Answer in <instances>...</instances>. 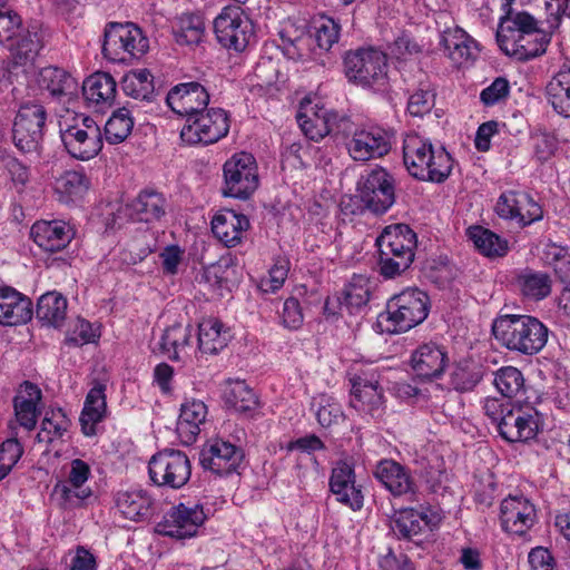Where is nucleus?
I'll use <instances>...</instances> for the list:
<instances>
[{
  "label": "nucleus",
  "instance_id": "nucleus-1",
  "mask_svg": "<svg viewBox=\"0 0 570 570\" xmlns=\"http://www.w3.org/2000/svg\"><path fill=\"white\" fill-rule=\"evenodd\" d=\"M549 328L531 315L505 314L492 323L494 338L509 351L532 356L547 345Z\"/></svg>",
  "mask_w": 570,
  "mask_h": 570
},
{
  "label": "nucleus",
  "instance_id": "nucleus-2",
  "mask_svg": "<svg viewBox=\"0 0 570 570\" xmlns=\"http://www.w3.org/2000/svg\"><path fill=\"white\" fill-rule=\"evenodd\" d=\"M404 165L411 176L419 180L441 184L453 168L451 155L416 134L406 135L403 141Z\"/></svg>",
  "mask_w": 570,
  "mask_h": 570
},
{
  "label": "nucleus",
  "instance_id": "nucleus-3",
  "mask_svg": "<svg viewBox=\"0 0 570 570\" xmlns=\"http://www.w3.org/2000/svg\"><path fill=\"white\" fill-rule=\"evenodd\" d=\"M429 312V295L417 287H407L387 301L385 311L377 316V326L390 334L404 333L423 323Z\"/></svg>",
  "mask_w": 570,
  "mask_h": 570
},
{
  "label": "nucleus",
  "instance_id": "nucleus-4",
  "mask_svg": "<svg viewBox=\"0 0 570 570\" xmlns=\"http://www.w3.org/2000/svg\"><path fill=\"white\" fill-rule=\"evenodd\" d=\"M416 244V234L409 225L386 226L376 238L381 275L393 278L405 272L414 261Z\"/></svg>",
  "mask_w": 570,
  "mask_h": 570
},
{
  "label": "nucleus",
  "instance_id": "nucleus-5",
  "mask_svg": "<svg viewBox=\"0 0 570 570\" xmlns=\"http://www.w3.org/2000/svg\"><path fill=\"white\" fill-rule=\"evenodd\" d=\"M149 49V41L142 30L132 22H108L104 30L101 52L115 63L132 65Z\"/></svg>",
  "mask_w": 570,
  "mask_h": 570
},
{
  "label": "nucleus",
  "instance_id": "nucleus-6",
  "mask_svg": "<svg viewBox=\"0 0 570 570\" xmlns=\"http://www.w3.org/2000/svg\"><path fill=\"white\" fill-rule=\"evenodd\" d=\"M60 138L67 153L79 160H89L102 149V132L94 118L75 114L60 124Z\"/></svg>",
  "mask_w": 570,
  "mask_h": 570
},
{
  "label": "nucleus",
  "instance_id": "nucleus-7",
  "mask_svg": "<svg viewBox=\"0 0 570 570\" xmlns=\"http://www.w3.org/2000/svg\"><path fill=\"white\" fill-rule=\"evenodd\" d=\"M48 112L37 100L20 104L12 125V141L22 154H39L47 129Z\"/></svg>",
  "mask_w": 570,
  "mask_h": 570
},
{
  "label": "nucleus",
  "instance_id": "nucleus-8",
  "mask_svg": "<svg viewBox=\"0 0 570 570\" xmlns=\"http://www.w3.org/2000/svg\"><path fill=\"white\" fill-rule=\"evenodd\" d=\"M344 73L352 83L362 87H382L387 78V57L373 47L346 52Z\"/></svg>",
  "mask_w": 570,
  "mask_h": 570
},
{
  "label": "nucleus",
  "instance_id": "nucleus-9",
  "mask_svg": "<svg viewBox=\"0 0 570 570\" xmlns=\"http://www.w3.org/2000/svg\"><path fill=\"white\" fill-rule=\"evenodd\" d=\"M256 159L248 153L232 156L223 166L224 196L238 199L249 198L258 187Z\"/></svg>",
  "mask_w": 570,
  "mask_h": 570
},
{
  "label": "nucleus",
  "instance_id": "nucleus-10",
  "mask_svg": "<svg viewBox=\"0 0 570 570\" xmlns=\"http://www.w3.org/2000/svg\"><path fill=\"white\" fill-rule=\"evenodd\" d=\"M148 472L154 484L180 489L190 479L191 465L183 451L165 449L150 458Z\"/></svg>",
  "mask_w": 570,
  "mask_h": 570
},
{
  "label": "nucleus",
  "instance_id": "nucleus-11",
  "mask_svg": "<svg viewBox=\"0 0 570 570\" xmlns=\"http://www.w3.org/2000/svg\"><path fill=\"white\" fill-rule=\"evenodd\" d=\"M357 191L366 209L383 215L395 203V179L386 169L376 167L361 177Z\"/></svg>",
  "mask_w": 570,
  "mask_h": 570
},
{
  "label": "nucleus",
  "instance_id": "nucleus-12",
  "mask_svg": "<svg viewBox=\"0 0 570 570\" xmlns=\"http://www.w3.org/2000/svg\"><path fill=\"white\" fill-rule=\"evenodd\" d=\"M218 42L236 52L244 51L254 39V24L240 7H226L214 20Z\"/></svg>",
  "mask_w": 570,
  "mask_h": 570
},
{
  "label": "nucleus",
  "instance_id": "nucleus-13",
  "mask_svg": "<svg viewBox=\"0 0 570 570\" xmlns=\"http://www.w3.org/2000/svg\"><path fill=\"white\" fill-rule=\"evenodd\" d=\"M207 520L202 503L180 502L169 509L164 520L156 525L157 533L178 540L190 539L198 534Z\"/></svg>",
  "mask_w": 570,
  "mask_h": 570
},
{
  "label": "nucleus",
  "instance_id": "nucleus-14",
  "mask_svg": "<svg viewBox=\"0 0 570 570\" xmlns=\"http://www.w3.org/2000/svg\"><path fill=\"white\" fill-rule=\"evenodd\" d=\"M229 118L222 108H210L200 111L193 119L187 120L180 130V138L189 145L217 142L227 136Z\"/></svg>",
  "mask_w": 570,
  "mask_h": 570
},
{
  "label": "nucleus",
  "instance_id": "nucleus-15",
  "mask_svg": "<svg viewBox=\"0 0 570 570\" xmlns=\"http://www.w3.org/2000/svg\"><path fill=\"white\" fill-rule=\"evenodd\" d=\"M440 515L430 509H404L391 522V530L399 539L421 547L424 538L439 524Z\"/></svg>",
  "mask_w": 570,
  "mask_h": 570
},
{
  "label": "nucleus",
  "instance_id": "nucleus-16",
  "mask_svg": "<svg viewBox=\"0 0 570 570\" xmlns=\"http://www.w3.org/2000/svg\"><path fill=\"white\" fill-rule=\"evenodd\" d=\"M509 411L500 417L497 430L508 442H527L535 438L539 430L538 412L533 407L508 406Z\"/></svg>",
  "mask_w": 570,
  "mask_h": 570
},
{
  "label": "nucleus",
  "instance_id": "nucleus-17",
  "mask_svg": "<svg viewBox=\"0 0 570 570\" xmlns=\"http://www.w3.org/2000/svg\"><path fill=\"white\" fill-rule=\"evenodd\" d=\"M166 102L175 114L185 117L187 121L198 112L206 110L209 104V94L197 81L183 82L168 91Z\"/></svg>",
  "mask_w": 570,
  "mask_h": 570
},
{
  "label": "nucleus",
  "instance_id": "nucleus-18",
  "mask_svg": "<svg viewBox=\"0 0 570 570\" xmlns=\"http://www.w3.org/2000/svg\"><path fill=\"white\" fill-rule=\"evenodd\" d=\"M244 460V451L229 441L223 439L215 440L204 450L200 463L204 469L212 471L218 476H227L238 473V469Z\"/></svg>",
  "mask_w": 570,
  "mask_h": 570
},
{
  "label": "nucleus",
  "instance_id": "nucleus-19",
  "mask_svg": "<svg viewBox=\"0 0 570 570\" xmlns=\"http://www.w3.org/2000/svg\"><path fill=\"white\" fill-rule=\"evenodd\" d=\"M500 520L504 531L523 535L534 523V505L523 495H509L501 502Z\"/></svg>",
  "mask_w": 570,
  "mask_h": 570
},
{
  "label": "nucleus",
  "instance_id": "nucleus-20",
  "mask_svg": "<svg viewBox=\"0 0 570 570\" xmlns=\"http://www.w3.org/2000/svg\"><path fill=\"white\" fill-rule=\"evenodd\" d=\"M346 148L355 161H367L385 156L391 145L384 130L368 128L355 129L352 138L346 142Z\"/></svg>",
  "mask_w": 570,
  "mask_h": 570
},
{
  "label": "nucleus",
  "instance_id": "nucleus-21",
  "mask_svg": "<svg viewBox=\"0 0 570 570\" xmlns=\"http://www.w3.org/2000/svg\"><path fill=\"white\" fill-rule=\"evenodd\" d=\"M330 490L342 504L357 511L362 509L364 497L361 485H356L354 465L347 461H338L332 469Z\"/></svg>",
  "mask_w": 570,
  "mask_h": 570
},
{
  "label": "nucleus",
  "instance_id": "nucleus-22",
  "mask_svg": "<svg viewBox=\"0 0 570 570\" xmlns=\"http://www.w3.org/2000/svg\"><path fill=\"white\" fill-rule=\"evenodd\" d=\"M350 382L352 385L351 406L373 419L382 416L384 413L383 390L379 386L377 381L354 375Z\"/></svg>",
  "mask_w": 570,
  "mask_h": 570
},
{
  "label": "nucleus",
  "instance_id": "nucleus-23",
  "mask_svg": "<svg viewBox=\"0 0 570 570\" xmlns=\"http://www.w3.org/2000/svg\"><path fill=\"white\" fill-rule=\"evenodd\" d=\"M449 363L448 353L436 343H424L413 351L411 367L413 373L424 381L439 379Z\"/></svg>",
  "mask_w": 570,
  "mask_h": 570
},
{
  "label": "nucleus",
  "instance_id": "nucleus-24",
  "mask_svg": "<svg viewBox=\"0 0 570 570\" xmlns=\"http://www.w3.org/2000/svg\"><path fill=\"white\" fill-rule=\"evenodd\" d=\"M75 236L73 228L65 220H37L30 229V237L43 250L56 253L66 248Z\"/></svg>",
  "mask_w": 570,
  "mask_h": 570
},
{
  "label": "nucleus",
  "instance_id": "nucleus-25",
  "mask_svg": "<svg viewBox=\"0 0 570 570\" xmlns=\"http://www.w3.org/2000/svg\"><path fill=\"white\" fill-rule=\"evenodd\" d=\"M550 35L542 29L525 33H512L507 40L499 43L501 50L519 61H528L543 55L550 42Z\"/></svg>",
  "mask_w": 570,
  "mask_h": 570
},
{
  "label": "nucleus",
  "instance_id": "nucleus-26",
  "mask_svg": "<svg viewBox=\"0 0 570 570\" xmlns=\"http://www.w3.org/2000/svg\"><path fill=\"white\" fill-rule=\"evenodd\" d=\"M375 478L394 497L414 494L416 483L410 470L392 459L381 460L374 470Z\"/></svg>",
  "mask_w": 570,
  "mask_h": 570
},
{
  "label": "nucleus",
  "instance_id": "nucleus-27",
  "mask_svg": "<svg viewBox=\"0 0 570 570\" xmlns=\"http://www.w3.org/2000/svg\"><path fill=\"white\" fill-rule=\"evenodd\" d=\"M249 228V219L244 214L227 209L212 219V232L226 247L240 244L244 233Z\"/></svg>",
  "mask_w": 570,
  "mask_h": 570
},
{
  "label": "nucleus",
  "instance_id": "nucleus-28",
  "mask_svg": "<svg viewBox=\"0 0 570 570\" xmlns=\"http://www.w3.org/2000/svg\"><path fill=\"white\" fill-rule=\"evenodd\" d=\"M32 317L31 302L9 286H0V324L16 326Z\"/></svg>",
  "mask_w": 570,
  "mask_h": 570
},
{
  "label": "nucleus",
  "instance_id": "nucleus-29",
  "mask_svg": "<svg viewBox=\"0 0 570 570\" xmlns=\"http://www.w3.org/2000/svg\"><path fill=\"white\" fill-rule=\"evenodd\" d=\"M43 46V32L40 27L32 26L21 29L14 39L7 43L11 52L13 63L24 66L35 61Z\"/></svg>",
  "mask_w": 570,
  "mask_h": 570
},
{
  "label": "nucleus",
  "instance_id": "nucleus-30",
  "mask_svg": "<svg viewBox=\"0 0 570 570\" xmlns=\"http://www.w3.org/2000/svg\"><path fill=\"white\" fill-rule=\"evenodd\" d=\"M116 505L126 519L132 521H145L155 512V500L142 489L119 492Z\"/></svg>",
  "mask_w": 570,
  "mask_h": 570
},
{
  "label": "nucleus",
  "instance_id": "nucleus-31",
  "mask_svg": "<svg viewBox=\"0 0 570 570\" xmlns=\"http://www.w3.org/2000/svg\"><path fill=\"white\" fill-rule=\"evenodd\" d=\"M165 196L154 189H144L130 204L131 215L139 222L154 223L160 220L167 212Z\"/></svg>",
  "mask_w": 570,
  "mask_h": 570
},
{
  "label": "nucleus",
  "instance_id": "nucleus-32",
  "mask_svg": "<svg viewBox=\"0 0 570 570\" xmlns=\"http://www.w3.org/2000/svg\"><path fill=\"white\" fill-rule=\"evenodd\" d=\"M330 110L323 108L302 104L297 112V122L304 135L314 141H320L327 135H331V127L328 125Z\"/></svg>",
  "mask_w": 570,
  "mask_h": 570
},
{
  "label": "nucleus",
  "instance_id": "nucleus-33",
  "mask_svg": "<svg viewBox=\"0 0 570 570\" xmlns=\"http://www.w3.org/2000/svg\"><path fill=\"white\" fill-rule=\"evenodd\" d=\"M106 386L97 384L88 392L85 405L80 415L81 431L86 436L96 434V425L102 421L107 404L105 395Z\"/></svg>",
  "mask_w": 570,
  "mask_h": 570
},
{
  "label": "nucleus",
  "instance_id": "nucleus-34",
  "mask_svg": "<svg viewBox=\"0 0 570 570\" xmlns=\"http://www.w3.org/2000/svg\"><path fill=\"white\" fill-rule=\"evenodd\" d=\"M504 10V16L500 19V24L497 31V41L498 43H502L507 40V36H511L512 33H525L531 32L537 29L538 21L533 16L525 11H514L512 8V2L505 1L502 6Z\"/></svg>",
  "mask_w": 570,
  "mask_h": 570
},
{
  "label": "nucleus",
  "instance_id": "nucleus-35",
  "mask_svg": "<svg viewBox=\"0 0 570 570\" xmlns=\"http://www.w3.org/2000/svg\"><path fill=\"white\" fill-rule=\"evenodd\" d=\"M207 406L204 402L193 400L184 403L177 422V431L186 444L196 441L200 424L205 423Z\"/></svg>",
  "mask_w": 570,
  "mask_h": 570
},
{
  "label": "nucleus",
  "instance_id": "nucleus-36",
  "mask_svg": "<svg viewBox=\"0 0 570 570\" xmlns=\"http://www.w3.org/2000/svg\"><path fill=\"white\" fill-rule=\"evenodd\" d=\"M546 95L553 110L570 117V67L561 68L547 83Z\"/></svg>",
  "mask_w": 570,
  "mask_h": 570
},
{
  "label": "nucleus",
  "instance_id": "nucleus-37",
  "mask_svg": "<svg viewBox=\"0 0 570 570\" xmlns=\"http://www.w3.org/2000/svg\"><path fill=\"white\" fill-rule=\"evenodd\" d=\"M117 83L108 72L98 71L90 75L82 83V95L89 104H111L115 99Z\"/></svg>",
  "mask_w": 570,
  "mask_h": 570
},
{
  "label": "nucleus",
  "instance_id": "nucleus-38",
  "mask_svg": "<svg viewBox=\"0 0 570 570\" xmlns=\"http://www.w3.org/2000/svg\"><path fill=\"white\" fill-rule=\"evenodd\" d=\"M39 85L56 99L71 97L78 87L76 79L70 73L55 66H48L40 70Z\"/></svg>",
  "mask_w": 570,
  "mask_h": 570
},
{
  "label": "nucleus",
  "instance_id": "nucleus-39",
  "mask_svg": "<svg viewBox=\"0 0 570 570\" xmlns=\"http://www.w3.org/2000/svg\"><path fill=\"white\" fill-rule=\"evenodd\" d=\"M23 389L27 396L17 395L13 399L14 414L21 426L32 430L37 423V403L41 400V391L30 382H24Z\"/></svg>",
  "mask_w": 570,
  "mask_h": 570
},
{
  "label": "nucleus",
  "instance_id": "nucleus-40",
  "mask_svg": "<svg viewBox=\"0 0 570 570\" xmlns=\"http://www.w3.org/2000/svg\"><path fill=\"white\" fill-rule=\"evenodd\" d=\"M371 292L368 281L363 276H355L344 288L342 297H337L340 311L348 314H358L367 305Z\"/></svg>",
  "mask_w": 570,
  "mask_h": 570
},
{
  "label": "nucleus",
  "instance_id": "nucleus-41",
  "mask_svg": "<svg viewBox=\"0 0 570 570\" xmlns=\"http://www.w3.org/2000/svg\"><path fill=\"white\" fill-rule=\"evenodd\" d=\"M224 400L228 407L238 413L252 415L258 407V399L244 381H229L224 390Z\"/></svg>",
  "mask_w": 570,
  "mask_h": 570
},
{
  "label": "nucleus",
  "instance_id": "nucleus-42",
  "mask_svg": "<svg viewBox=\"0 0 570 570\" xmlns=\"http://www.w3.org/2000/svg\"><path fill=\"white\" fill-rule=\"evenodd\" d=\"M475 248L487 257H502L508 252V242L492 230L479 225L470 226L466 230Z\"/></svg>",
  "mask_w": 570,
  "mask_h": 570
},
{
  "label": "nucleus",
  "instance_id": "nucleus-43",
  "mask_svg": "<svg viewBox=\"0 0 570 570\" xmlns=\"http://www.w3.org/2000/svg\"><path fill=\"white\" fill-rule=\"evenodd\" d=\"M223 323L217 318L204 320L198 326V348L204 354H216L222 351L228 341L223 332Z\"/></svg>",
  "mask_w": 570,
  "mask_h": 570
},
{
  "label": "nucleus",
  "instance_id": "nucleus-44",
  "mask_svg": "<svg viewBox=\"0 0 570 570\" xmlns=\"http://www.w3.org/2000/svg\"><path fill=\"white\" fill-rule=\"evenodd\" d=\"M191 337V327L174 324L164 331L159 342L160 351L166 354L169 360L178 361L180 360V353L184 352L186 347H190Z\"/></svg>",
  "mask_w": 570,
  "mask_h": 570
},
{
  "label": "nucleus",
  "instance_id": "nucleus-45",
  "mask_svg": "<svg viewBox=\"0 0 570 570\" xmlns=\"http://www.w3.org/2000/svg\"><path fill=\"white\" fill-rule=\"evenodd\" d=\"M67 312V299L60 293L48 292L40 296L37 303L36 315L47 325L59 326Z\"/></svg>",
  "mask_w": 570,
  "mask_h": 570
},
{
  "label": "nucleus",
  "instance_id": "nucleus-46",
  "mask_svg": "<svg viewBox=\"0 0 570 570\" xmlns=\"http://www.w3.org/2000/svg\"><path fill=\"white\" fill-rule=\"evenodd\" d=\"M121 88L126 96L136 100L151 101L155 95L153 75L147 69L130 71L124 76Z\"/></svg>",
  "mask_w": 570,
  "mask_h": 570
},
{
  "label": "nucleus",
  "instance_id": "nucleus-47",
  "mask_svg": "<svg viewBox=\"0 0 570 570\" xmlns=\"http://www.w3.org/2000/svg\"><path fill=\"white\" fill-rule=\"evenodd\" d=\"M90 187V178L83 169L65 171L56 179L55 188L61 195L63 202L81 198Z\"/></svg>",
  "mask_w": 570,
  "mask_h": 570
},
{
  "label": "nucleus",
  "instance_id": "nucleus-48",
  "mask_svg": "<svg viewBox=\"0 0 570 570\" xmlns=\"http://www.w3.org/2000/svg\"><path fill=\"white\" fill-rule=\"evenodd\" d=\"M442 43L445 55L455 63L474 59L478 52L474 40L462 30L444 36Z\"/></svg>",
  "mask_w": 570,
  "mask_h": 570
},
{
  "label": "nucleus",
  "instance_id": "nucleus-49",
  "mask_svg": "<svg viewBox=\"0 0 570 570\" xmlns=\"http://www.w3.org/2000/svg\"><path fill=\"white\" fill-rule=\"evenodd\" d=\"M173 30L177 43L197 46L203 41L205 23L199 14L185 13L178 18Z\"/></svg>",
  "mask_w": 570,
  "mask_h": 570
},
{
  "label": "nucleus",
  "instance_id": "nucleus-50",
  "mask_svg": "<svg viewBox=\"0 0 570 570\" xmlns=\"http://www.w3.org/2000/svg\"><path fill=\"white\" fill-rule=\"evenodd\" d=\"M134 120L127 107L112 112L105 125V138L111 145L122 142L131 132Z\"/></svg>",
  "mask_w": 570,
  "mask_h": 570
},
{
  "label": "nucleus",
  "instance_id": "nucleus-51",
  "mask_svg": "<svg viewBox=\"0 0 570 570\" xmlns=\"http://www.w3.org/2000/svg\"><path fill=\"white\" fill-rule=\"evenodd\" d=\"M483 367L473 362H460L451 373V385L459 392L472 391L483 377Z\"/></svg>",
  "mask_w": 570,
  "mask_h": 570
},
{
  "label": "nucleus",
  "instance_id": "nucleus-52",
  "mask_svg": "<svg viewBox=\"0 0 570 570\" xmlns=\"http://www.w3.org/2000/svg\"><path fill=\"white\" fill-rule=\"evenodd\" d=\"M493 384L504 397H515L524 390L522 372L514 366H503L494 373Z\"/></svg>",
  "mask_w": 570,
  "mask_h": 570
},
{
  "label": "nucleus",
  "instance_id": "nucleus-53",
  "mask_svg": "<svg viewBox=\"0 0 570 570\" xmlns=\"http://www.w3.org/2000/svg\"><path fill=\"white\" fill-rule=\"evenodd\" d=\"M70 420L62 409H53L46 412L42 420L41 432L38 433L39 442H51L53 438H61L70 428Z\"/></svg>",
  "mask_w": 570,
  "mask_h": 570
},
{
  "label": "nucleus",
  "instance_id": "nucleus-54",
  "mask_svg": "<svg viewBox=\"0 0 570 570\" xmlns=\"http://www.w3.org/2000/svg\"><path fill=\"white\" fill-rule=\"evenodd\" d=\"M522 294L533 301L547 297L551 292V282L544 273H525L519 277Z\"/></svg>",
  "mask_w": 570,
  "mask_h": 570
},
{
  "label": "nucleus",
  "instance_id": "nucleus-55",
  "mask_svg": "<svg viewBox=\"0 0 570 570\" xmlns=\"http://www.w3.org/2000/svg\"><path fill=\"white\" fill-rule=\"evenodd\" d=\"M21 29L20 16L0 0V43L7 45Z\"/></svg>",
  "mask_w": 570,
  "mask_h": 570
},
{
  "label": "nucleus",
  "instance_id": "nucleus-56",
  "mask_svg": "<svg viewBox=\"0 0 570 570\" xmlns=\"http://www.w3.org/2000/svg\"><path fill=\"white\" fill-rule=\"evenodd\" d=\"M52 495L57 499L61 508L67 509L78 507L85 499L91 495V490L75 489L66 481L58 482L55 485Z\"/></svg>",
  "mask_w": 570,
  "mask_h": 570
},
{
  "label": "nucleus",
  "instance_id": "nucleus-57",
  "mask_svg": "<svg viewBox=\"0 0 570 570\" xmlns=\"http://www.w3.org/2000/svg\"><path fill=\"white\" fill-rule=\"evenodd\" d=\"M518 224L521 227L531 225L543 218L542 207L528 193L521 191L519 195Z\"/></svg>",
  "mask_w": 570,
  "mask_h": 570
},
{
  "label": "nucleus",
  "instance_id": "nucleus-58",
  "mask_svg": "<svg viewBox=\"0 0 570 570\" xmlns=\"http://www.w3.org/2000/svg\"><path fill=\"white\" fill-rule=\"evenodd\" d=\"M510 95V83L507 78L498 77L480 92V101L485 107H492L504 101Z\"/></svg>",
  "mask_w": 570,
  "mask_h": 570
},
{
  "label": "nucleus",
  "instance_id": "nucleus-59",
  "mask_svg": "<svg viewBox=\"0 0 570 570\" xmlns=\"http://www.w3.org/2000/svg\"><path fill=\"white\" fill-rule=\"evenodd\" d=\"M340 24L330 17H323L316 27L315 39L321 49L330 50L340 38Z\"/></svg>",
  "mask_w": 570,
  "mask_h": 570
},
{
  "label": "nucleus",
  "instance_id": "nucleus-60",
  "mask_svg": "<svg viewBox=\"0 0 570 570\" xmlns=\"http://www.w3.org/2000/svg\"><path fill=\"white\" fill-rule=\"evenodd\" d=\"M434 106V94L429 89L420 88L409 98L407 110L411 116L423 117Z\"/></svg>",
  "mask_w": 570,
  "mask_h": 570
},
{
  "label": "nucleus",
  "instance_id": "nucleus-61",
  "mask_svg": "<svg viewBox=\"0 0 570 570\" xmlns=\"http://www.w3.org/2000/svg\"><path fill=\"white\" fill-rule=\"evenodd\" d=\"M390 49L391 53L399 60H407L422 52V46L407 33L399 36Z\"/></svg>",
  "mask_w": 570,
  "mask_h": 570
},
{
  "label": "nucleus",
  "instance_id": "nucleus-62",
  "mask_svg": "<svg viewBox=\"0 0 570 570\" xmlns=\"http://www.w3.org/2000/svg\"><path fill=\"white\" fill-rule=\"evenodd\" d=\"M521 191H504L500 195L497 205L495 213L499 217L504 219H511L518 222L519 213V195Z\"/></svg>",
  "mask_w": 570,
  "mask_h": 570
},
{
  "label": "nucleus",
  "instance_id": "nucleus-63",
  "mask_svg": "<svg viewBox=\"0 0 570 570\" xmlns=\"http://www.w3.org/2000/svg\"><path fill=\"white\" fill-rule=\"evenodd\" d=\"M97 337L92 325L82 318H79L75 325L72 333L68 334L65 343L69 346H82L85 344L95 342Z\"/></svg>",
  "mask_w": 570,
  "mask_h": 570
},
{
  "label": "nucleus",
  "instance_id": "nucleus-64",
  "mask_svg": "<svg viewBox=\"0 0 570 570\" xmlns=\"http://www.w3.org/2000/svg\"><path fill=\"white\" fill-rule=\"evenodd\" d=\"M281 318L283 325L289 330H297L298 327H301L304 317L297 298L288 297L283 303Z\"/></svg>",
  "mask_w": 570,
  "mask_h": 570
}]
</instances>
